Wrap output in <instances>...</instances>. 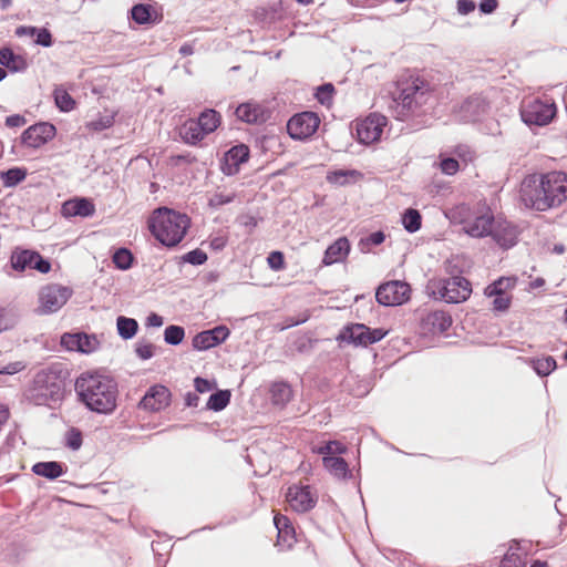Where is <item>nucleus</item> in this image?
Returning a JSON list of instances; mask_svg holds the SVG:
<instances>
[{
    "instance_id": "obj_1",
    "label": "nucleus",
    "mask_w": 567,
    "mask_h": 567,
    "mask_svg": "<svg viewBox=\"0 0 567 567\" xmlns=\"http://www.w3.org/2000/svg\"><path fill=\"white\" fill-rule=\"evenodd\" d=\"M79 401L91 412L110 415L117 406V382L97 372H84L75 381Z\"/></svg>"
},
{
    "instance_id": "obj_2",
    "label": "nucleus",
    "mask_w": 567,
    "mask_h": 567,
    "mask_svg": "<svg viewBox=\"0 0 567 567\" xmlns=\"http://www.w3.org/2000/svg\"><path fill=\"white\" fill-rule=\"evenodd\" d=\"M70 371L64 363L53 362L39 370L24 391L25 400L37 406H53L64 399Z\"/></svg>"
},
{
    "instance_id": "obj_3",
    "label": "nucleus",
    "mask_w": 567,
    "mask_h": 567,
    "mask_svg": "<svg viewBox=\"0 0 567 567\" xmlns=\"http://www.w3.org/2000/svg\"><path fill=\"white\" fill-rule=\"evenodd\" d=\"M451 221H460L462 230L471 237H492L501 247L511 248L517 243V227L503 215H445Z\"/></svg>"
},
{
    "instance_id": "obj_4",
    "label": "nucleus",
    "mask_w": 567,
    "mask_h": 567,
    "mask_svg": "<svg viewBox=\"0 0 567 567\" xmlns=\"http://www.w3.org/2000/svg\"><path fill=\"white\" fill-rule=\"evenodd\" d=\"M396 120L408 121L426 115L433 107V89L419 78L402 83L398 97L392 101Z\"/></svg>"
},
{
    "instance_id": "obj_5",
    "label": "nucleus",
    "mask_w": 567,
    "mask_h": 567,
    "mask_svg": "<svg viewBox=\"0 0 567 567\" xmlns=\"http://www.w3.org/2000/svg\"><path fill=\"white\" fill-rule=\"evenodd\" d=\"M148 228L152 235L166 247L178 245L189 225V215H151Z\"/></svg>"
},
{
    "instance_id": "obj_6",
    "label": "nucleus",
    "mask_w": 567,
    "mask_h": 567,
    "mask_svg": "<svg viewBox=\"0 0 567 567\" xmlns=\"http://www.w3.org/2000/svg\"><path fill=\"white\" fill-rule=\"evenodd\" d=\"M557 107L551 99L535 97L524 101L520 106L522 121L528 126H545L556 116Z\"/></svg>"
},
{
    "instance_id": "obj_7",
    "label": "nucleus",
    "mask_w": 567,
    "mask_h": 567,
    "mask_svg": "<svg viewBox=\"0 0 567 567\" xmlns=\"http://www.w3.org/2000/svg\"><path fill=\"white\" fill-rule=\"evenodd\" d=\"M519 197L525 208L537 212L550 209L546 202V192L542 175L533 174L525 177L520 185Z\"/></svg>"
},
{
    "instance_id": "obj_8",
    "label": "nucleus",
    "mask_w": 567,
    "mask_h": 567,
    "mask_svg": "<svg viewBox=\"0 0 567 567\" xmlns=\"http://www.w3.org/2000/svg\"><path fill=\"white\" fill-rule=\"evenodd\" d=\"M388 334L383 328H370L363 323L347 324L340 331L338 339L354 346L368 347L381 341Z\"/></svg>"
},
{
    "instance_id": "obj_9",
    "label": "nucleus",
    "mask_w": 567,
    "mask_h": 567,
    "mask_svg": "<svg viewBox=\"0 0 567 567\" xmlns=\"http://www.w3.org/2000/svg\"><path fill=\"white\" fill-rule=\"evenodd\" d=\"M471 292V282L462 276H454L442 279L433 293L446 303H461L470 298Z\"/></svg>"
},
{
    "instance_id": "obj_10",
    "label": "nucleus",
    "mask_w": 567,
    "mask_h": 567,
    "mask_svg": "<svg viewBox=\"0 0 567 567\" xmlns=\"http://www.w3.org/2000/svg\"><path fill=\"white\" fill-rule=\"evenodd\" d=\"M411 287L402 280L381 284L375 290L377 301L384 307L401 306L410 300Z\"/></svg>"
},
{
    "instance_id": "obj_11",
    "label": "nucleus",
    "mask_w": 567,
    "mask_h": 567,
    "mask_svg": "<svg viewBox=\"0 0 567 567\" xmlns=\"http://www.w3.org/2000/svg\"><path fill=\"white\" fill-rule=\"evenodd\" d=\"M73 291L70 287L51 284L43 287L39 292V313L49 315L61 309L71 298Z\"/></svg>"
},
{
    "instance_id": "obj_12",
    "label": "nucleus",
    "mask_w": 567,
    "mask_h": 567,
    "mask_svg": "<svg viewBox=\"0 0 567 567\" xmlns=\"http://www.w3.org/2000/svg\"><path fill=\"white\" fill-rule=\"evenodd\" d=\"M286 501L293 512L303 514L315 508L318 495L310 485L292 484L287 488Z\"/></svg>"
},
{
    "instance_id": "obj_13",
    "label": "nucleus",
    "mask_w": 567,
    "mask_h": 567,
    "mask_svg": "<svg viewBox=\"0 0 567 567\" xmlns=\"http://www.w3.org/2000/svg\"><path fill=\"white\" fill-rule=\"evenodd\" d=\"M320 124V118L315 112L306 111L295 114L287 123V132L293 140H306L312 136Z\"/></svg>"
},
{
    "instance_id": "obj_14",
    "label": "nucleus",
    "mask_w": 567,
    "mask_h": 567,
    "mask_svg": "<svg viewBox=\"0 0 567 567\" xmlns=\"http://www.w3.org/2000/svg\"><path fill=\"white\" fill-rule=\"evenodd\" d=\"M546 192V202L550 209L558 207L567 199V174L563 172H551L542 175Z\"/></svg>"
},
{
    "instance_id": "obj_15",
    "label": "nucleus",
    "mask_w": 567,
    "mask_h": 567,
    "mask_svg": "<svg viewBox=\"0 0 567 567\" xmlns=\"http://www.w3.org/2000/svg\"><path fill=\"white\" fill-rule=\"evenodd\" d=\"M11 266L18 271L29 268L41 274H48L51 270L49 259L42 257L38 251L29 249L16 250L11 256Z\"/></svg>"
},
{
    "instance_id": "obj_16",
    "label": "nucleus",
    "mask_w": 567,
    "mask_h": 567,
    "mask_svg": "<svg viewBox=\"0 0 567 567\" xmlns=\"http://www.w3.org/2000/svg\"><path fill=\"white\" fill-rule=\"evenodd\" d=\"M61 346L69 351H78L90 354L100 348L96 334H87L83 331L64 332L60 338Z\"/></svg>"
},
{
    "instance_id": "obj_17",
    "label": "nucleus",
    "mask_w": 567,
    "mask_h": 567,
    "mask_svg": "<svg viewBox=\"0 0 567 567\" xmlns=\"http://www.w3.org/2000/svg\"><path fill=\"white\" fill-rule=\"evenodd\" d=\"M55 134L56 128L53 124L40 122L24 130L20 140L21 144L27 147L39 148L53 140Z\"/></svg>"
},
{
    "instance_id": "obj_18",
    "label": "nucleus",
    "mask_w": 567,
    "mask_h": 567,
    "mask_svg": "<svg viewBox=\"0 0 567 567\" xmlns=\"http://www.w3.org/2000/svg\"><path fill=\"white\" fill-rule=\"evenodd\" d=\"M385 124V116L378 113L370 114L357 124L355 132L358 141L365 145L379 141Z\"/></svg>"
},
{
    "instance_id": "obj_19",
    "label": "nucleus",
    "mask_w": 567,
    "mask_h": 567,
    "mask_svg": "<svg viewBox=\"0 0 567 567\" xmlns=\"http://www.w3.org/2000/svg\"><path fill=\"white\" fill-rule=\"evenodd\" d=\"M171 399L172 393L165 385L154 384L146 390L138 408L147 412H159L169 406Z\"/></svg>"
},
{
    "instance_id": "obj_20",
    "label": "nucleus",
    "mask_w": 567,
    "mask_h": 567,
    "mask_svg": "<svg viewBox=\"0 0 567 567\" xmlns=\"http://www.w3.org/2000/svg\"><path fill=\"white\" fill-rule=\"evenodd\" d=\"M489 112V103L481 95L468 96L457 110L458 118L463 122L482 121Z\"/></svg>"
},
{
    "instance_id": "obj_21",
    "label": "nucleus",
    "mask_w": 567,
    "mask_h": 567,
    "mask_svg": "<svg viewBox=\"0 0 567 567\" xmlns=\"http://www.w3.org/2000/svg\"><path fill=\"white\" fill-rule=\"evenodd\" d=\"M229 334L230 330L226 326L219 324L195 334L192 346L197 351H206L225 342Z\"/></svg>"
},
{
    "instance_id": "obj_22",
    "label": "nucleus",
    "mask_w": 567,
    "mask_h": 567,
    "mask_svg": "<svg viewBox=\"0 0 567 567\" xmlns=\"http://www.w3.org/2000/svg\"><path fill=\"white\" fill-rule=\"evenodd\" d=\"M452 324L451 316L443 310H432L421 319V327L425 333H443Z\"/></svg>"
},
{
    "instance_id": "obj_23",
    "label": "nucleus",
    "mask_w": 567,
    "mask_h": 567,
    "mask_svg": "<svg viewBox=\"0 0 567 567\" xmlns=\"http://www.w3.org/2000/svg\"><path fill=\"white\" fill-rule=\"evenodd\" d=\"M249 147L246 144H237L229 148L221 163V169L227 175H234L239 171L243 163L249 158Z\"/></svg>"
},
{
    "instance_id": "obj_24",
    "label": "nucleus",
    "mask_w": 567,
    "mask_h": 567,
    "mask_svg": "<svg viewBox=\"0 0 567 567\" xmlns=\"http://www.w3.org/2000/svg\"><path fill=\"white\" fill-rule=\"evenodd\" d=\"M235 115L241 122L248 124H261L268 120L269 112L260 104L246 102L236 107Z\"/></svg>"
},
{
    "instance_id": "obj_25",
    "label": "nucleus",
    "mask_w": 567,
    "mask_h": 567,
    "mask_svg": "<svg viewBox=\"0 0 567 567\" xmlns=\"http://www.w3.org/2000/svg\"><path fill=\"white\" fill-rule=\"evenodd\" d=\"M274 525L277 529V546L281 549H290L296 543V532L290 519L277 514L274 517Z\"/></svg>"
},
{
    "instance_id": "obj_26",
    "label": "nucleus",
    "mask_w": 567,
    "mask_h": 567,
    "mask_svg": "<svg viewBox=\"0 0 567 567\" xmlns=\"http://www.w3.org/2000/svg\"><path fill=\"white\" fill-rule=\"evenodd\" d=\"M351 249L350 241L347 237H339L330 244L323 255L322 265L331 266L337 262H342L348 257Z\"/></svg>"
},
{
    "instance_id": "obj_27",
    "label": "nucleus",
    "mask_w": 567,
    "mask_h": 567,
    "mask_svg": "<svg viewBox=\"0 0 567 567\" xmlns=\"http://www.w3.org/2000/svg\"><path fill=\"white\" fill-rule=\"evenodd\" d=\"M131 19L137 24H154L162 21V14L148 3H137L131 9Z\"/></svg>"
},
{
    "instance_id": "obj_28",
    "label": "nucleus",
    "mask_w": 567,
    "mask_h": 567,
    "mask_svg": "<svg viewBox=\"0 0 567 567\" xmlns=\"http://www.w3.org/2000/svg\"><path fill=\"white\" fill-rule=\"evenodd\" d=\"M66 471V465L58 461L37 462L32 466V472L35 475L45 477L50 481L56 480L58 477L65 474Z\"/></svg>"
},
{
    "instance_id": "obj_29",
    "label": "nucleus",
    "mask_w": 567,
    "mask_h": 567,
    "mask_svg": "<svg viewBox=\"0 0 567 567\" xmlns=\"http://www.w3.org/2000/svg\"><path fill=\"white\" fill-rule=\"evenodd\" d=\"M0 65L10 72H24L28 69L27 59L13 52L9 47L0 49Z\"/></svg>"
},
{
    "instance_id": "obj_30",
    "label": "nucleus",
    "mask_w": 567,
    "mask_h": 567,
    "mask_svg": "<svg viewBox=\"0 0 567 567\" xmlns=\"http://www.w3.org/2000/svg\"><path fill=\"white\" fill-rule=\"evenodd\" d=\"M293 391L286 381H276L270 386V399L272 405L284 409L292 399Z\"/></svg>"
},
{
    "instance_id": "obj_31",
    "label": "nucleus",
    "mask_w": 567,
    "mask_h": 567,
    "mask_svg": "<svg viewBox=\"0 0 567 567\" xmlns=\"http://www.w3.org/2000/svg\"><path fill=\"white\" fill-rule=\"evenodd\" d=\"M322 463L324 468L339 480H349L352 477L347 461L341 456H323Z\"/></svg>"
},
{
    "instance_id": "obj_32",
    "label": "nucleus",
    "mask_w": 567,
    "mask_h": 567,
    "mask_svg": "<svg viewBox=\"0 0 567 567\" xmlns=\"http://www.w3.org/2000/svg\"><path fill=\"white\" fill-rule=\"evenodd\" d=\"M179 136L186 144L197 145L204 140L206 134L202 133V128L198 123L190 118L179 127Z\"/></svg>"
},
{
    "instance_id": "obj_33",
    "label": "nucleus",
    "mask_w": 567,
    "mask_h": 567,
    "mask_svg": "<svg viewBox=\"0 0 567 567\" xmlns=\"http://www.w3.org/2000/svg\"><path fill=\"white\" fill-rule=\"evenodd\" d=\"M61 213H95V206L92 199L75 196L62 204Z\"/></svg>"
},
{
    "instance_id": "obj_34",
    "label": "nucleus",
    "mask_w": 567,
    "mask_h": 567,
    "mask_svg": "<svg viewBox=\"0 0 567 567\" xmlns=\"http://www.w3.org/2000/svg\"><path fill=\"white\" fill-rule=\"evenodd\" d=\"M361 177L362 174L357 169H336L328 173L327 181L330 184L344 186L358 182Z\"/></svg>"
},
{
    "instance_id": "obj_35",
    "label": "nucleus",
    "mask_w": 567,
    "mask_h": 567,
    "mask_svg": "<svg viewBox=\"0 0 567 567\" xmlns=\"http://www.w3.org/2000/svg\"><path fill=\"white\" fill-rule=\"evenodd\" d=\"M195 121L200 126L202 133L208 135L220 125L221 116L217 111L213 109H206L199 114L198 118Z\"/></svg>"
},
{
    "instance_id": "obj_36",
    "label": "nucleus",
    "mask_w": 567,
    "mask_h": 567,
    "mask_svg": "<svg viewBox=\"0 0 567 567\" xmlns=\"http://www.w3.org/2000/svg\"><path fill=\"white\" fill-rule=\"evenodd\" d=\"M116 329L118 336L124 340L135 337L138 331V322L134 318L118 316L116 318Z\"/></svg>"
},
{
    "instance_id": "obj_37",
    "label": "nucleus",
    "mask_w": 567,
    "mask_h": 567,
    "mask_svg": "<svg viewBox=\"0 0 567 567\" xmlns=\"http://www.w3.org/2000/svg\"><path fill=\"white\" fill-rule=\"evenodd\" d=\"M516 277H499L485 288V295L493 297L494 295H505L507 290L513 289L516 286Z\"/></svg>"
},
{
    "instance_id": "obj_38",
    "label": "nucleus",
    "mask_w": 567,
    "mask_h": 567,
    "mask_svg": "<svg viewBox=\"0 0 567 567\" xmlns=\"http://www.w3.org/2000/svg\"><path fill=\"white\" fill-rule=\"evenodd\" d=\"M231 393L229 390H217L212 393L206 403V409L219 412L223 411L230 402Z\"/></svg>"
},
{
    "instance_id": "obj_39",
    "label": "nucleus",
    "mask_w": 567,
    "mask_h": 567,
    "mask_svg": "<svg viewBox=\"0 0 567 567\" xmlns=\"http://www.w3.org/2000/svg\"><path fill=\"white\" fill-rule=\"evenodd\" d=\"M54 103L61 112H70L75 107L74 99L62 86H55L53 91Z\"/></svg>"
},
{
    "instance_id": "obj_40",
    "label": "nucleus",
    "mask_w": 567,
    "mask_h": 567,
    "mask_svg": "<svg viewBox=\"0 0 567 567\" xmlns=\"http://www.w3.org/2000/svg\"><path fill=\"white\" fill-rule=\"evenodd\" d=\"M530 365L539 377H547L557 368L556 360L551 355L530 359Z\"/></svg>"
},
{
    "instance_id": "obj_41",
    "label": "nucleus",
    "mask_w": 567,
    "mask_h": 567,
    "mask_svg": "<svg viewBox=\"0 0 567 567\" xmlns=\"http://www.w3.org/2000/svg\"><path fill=\"white\" fill-rule=\"evenodd\" d=\"M27 177V169L23 167H12L0 172V178L6 187H14Z\"/></svg>"
},
{
    "instance_id": "obj_42",
    "label": "nucleus",
    "mask_w": 567,
    "mask_h": 567,
    "mask_svg": "<svg viewBox=\"0 0 567 567\" xmlns=\"http://www.w3.org/2000/svg\"><path fill=\"white\" fill-rule=\"evenodd\" d=\"M519 549V542L513 539L509 545L508 551L504 555L498 567H525V561L514 550Z\"/></svg>"
},
{
    "instance_id": "obj_43",
    "label": "nucleus",
    "mask_w": 567,
    "mask_h": 567,
    "mask_svg": "<svg viewBox=\"0 0 567 567\" xmlns=\"http://www.w3.org/2000/svg\"><path fill=\"white\" fill-rule=\"evenodd\" d=\"M113 264L120 270H128L134 262L132 251L125 247L117 248L112 257Z\"/></svg>"
},
{
    "instance_id": "obj_44",
    "label": "nucleus",
    "mask_w": 567,
    "mask_h": 567,
    "mask_svg": "<svg viewBox=\"0 0 567 567\" xmlns=\"http://www.w3.org/2000/svg\"><path fill=\"white\" fill-rule=\"evenodd\" d=\"M313 452L323 456H339L347 452L346 445L339 441H327L313 447Z\"/></svg>"
},
{
    "instance_id": "obj_45",
    "label": "nucleus",
    "mask_w": 567,
    "mask_h": 567,
    "mask_svg": "<svg viewBox=\"0 0 567 567\" xmlns=\"http://www.w3.org/2000/svg\"><path fill=\"white\" fill-rule=\"evenodd\" d=\"M185 338V329L178 324H169L164 330V341L169 346H178Z\"/></svg>"
},
{
    "instance_id": "obj_46",
    "label": "nucleus",
    "mask_w": 567,
    "mask_h": 567,
    "mask_svg": "<svg viewBox=\"0 0 567 567\" xmlns=\"http://www.w3.org/2000/svg\"><path fill=\"white\" fill-rule=\"evenodd\" d=\"M83 444L82 431L78 427H70L64 434V445L72 450L78 451Z\"/></svg>"
},
{
    "instance_id": "obj_47",
    "label": "nucleus",
    "mask_w": 567,
    "mask_h": 567,
    "mask_svg": "<svg viewBox=\"0 0 567 567\" xmlns=\"http://www.w3.org/2000/svg\"><path fill=\"white\" fill-rule=\"evenodd\" d=\"M384 240H385L384 233L382 230H377V231H373V233L369 234L368 236L361 238L359 241V246H360L361 251L365 252L371 247L381 245Z\"/></svg>"
},
{
    "instance_id": "obj_48",
    "label": "nucleus",
    "mask_w": 567,
    "mask_h": 567,
    "mask_svg": "<svg viewBox=\"0 0 567 567\" xmlns=\"http://www.w3.org/2000/svg\"><path fill=\"white\" fill-rule=\"evenodd\" d=\"M207 254L204 250L196 248L184 254L182 256V261L193 266H200L207 261Z\"/></svg>"
},
{
    "instance_id": "obj_49",
    "label": "nucleus",
    "mask_w": 567,
    "mask_h": 567,
    "mask_svg": "<svg viewBox=\"0 0 567 567\" xmlns=\"http://www.w3.org/2000/svg\"><path fill=\"white\" fill-rule=\"evenodd\" d=\"M113 124H114V115L106 114V115L100 116L96 120L89 122L87 127L94 132H102L106 128H110Z\"/></svg>"
},
{
    "instance_id": "obj_50",
    "label": "nucleus",
    "mask_w": 567,
    "mask_h": 567,
    "mask_svg": "<svg viewBox=\"0 0 567 567\" xmlns=\"http://www.w3.org/2000/svg\"><path fill=\"white\" fill-rule=\"evenodd\" d=\"M401 223L408 233H415L422 226V215H400Z\"/></svg>"
},
{
    "instance_id": "obj_51",
    "label": "nucleus",
    "mask_w": 567,
    "mask_h": 567,
    "mask_svg": "<svg viewBox=\"0 0 567 567\" xmlns=\"http://www.w3.org/2000/svg\"><path fill=\"white\" fill-rule=\"evenodd\" d=\"M261 220L262 218H257L254 215H238L235 223L243 226L246 234L250 235Z\"/></svg>"
},
{
    "instance_id": "obj_52",
    "label": "nucleus",
    "mask_w": 567,
    "mask_h": 567,
    "mask_svg": "<svg viewBox=\"0 0 567 567\" xmlns=\"http://www.w3.org/2000/svg\"><path fill=\"white\" fill-rule=\"evenodd\" d=\"M440 168L445 175H454L460 169V164L456 158L450 156H441Z\"/></svg>"
},
{
    "instance_id": "obj_53",
    "label": "nucleus",
    "mask_w": 567,
    "mask_h": 567,
    "mask_svg": "<svg viewBox=\"0 0 567 567\" xmlns=\"http://www.w3.org/2000/svg\"><path fill=\"white\" fill-rule=\"evenodd\" d=\"M234 200V195L229 193H216L209 198V207L213 209H219L225 204H229Z\"/></svg>"
},
{
    "instance_id": "obj_54",
    "label": "nucleus",
    "mask_w": 567,
    "mask_h": 567,
    "mask_svg": "<svg viewBox=\"0 0 567 567\" xmlns=\"http://www.w3.org/2000/svg\"><path fill=\"white\" fill-rule=\"evenodd\" d=\"M267 262L272 270H281L285 268V256L281 251L274 250L268 255Z\"/></svg>"
},
{
    "instance_id": "obj_55",
    "label": "nucleus",
    "mask_w": 567,
    "mask_h": 567,
    "mask_svg": "<svg viewBox=\"0 0 567 567\" xmlns=\"http://www.w3.org/2000/svg\"><path fill=\"white\" fill-rule=\"evenodd\" d=\"M334 87L331 83H324L317 89L316 97L321 104L329 103L332 99Z\"/></svg>"
},
{
    "instance_id": "obj_56",
    "label": "nucleus",
    "mask_w": 567,
    "mask_h": 567,
    "mask_svg": "<svg viewBox=\"0 0 567 567\" xmlns=\"http://www.w3.org/2000/svg\"><path fill=\"white\" fill-rule=\"evenodd\" d=\"M194 386H195L196 392L207 393V392L213 391L217 386V384L214 380L210 381V380L202 378V377H196L194 379Z\"/></svg>"
},
{
    "instance_id": "obj_57",
    "label": "nucleus",
    "mask_w": 567,
    "mask_h": 567,
    "mask_svg": "<svg viewBox=\"0 0 567 567\" xmlns=\"http://www.w3.org/2000/svg\"><path fill=\"white\" fill-rule=\"evenodd\" d=\"M136 355L142 360H148L154 357V344L146 342H137L135 347Z\"/></svg>"
},
{
    "instance_id": "obj_58",
    "label": "nucleus",
    "mask_w": 567,
    "mask_h": 567,
    "mask_svg": "<svg viewBox=\"0 0 567 567\" xmlns=\"http://www.w3.org/2000/svg\"><path fill=\"white\" fill-rule=\"evenodd\" d=\"M35 44L49 48L53 43L52 34L47 28H38V31L35 32Z\"/></svg>"
},
{
    "instance_id": "obj_59",
    "label": "nucleus",
    "mask_w": 567,
    "mask_h": 567,
    "mask_svg": "<svg viewBox=\"0 0 567 567\" xmlns=\"http://www.w3.org/2000/svg\"><path fill=\"white\" fill-rule=\"evenodd\" d=\"M25 368L27 364L23 361H14L6 365L0 364V374L13 375L23 371Z\"/></svg>"
},
{
    "instance_id": "obj_60",
    "label": "nucleus",
    "mask_w": 567,
    "mask_h": 567,
    "mask_svg": "<svg viewBox=\"0 0 567 567\" xmlns=\"http://www.w3.org/2000/svg\"><path fill=\"white\" fill-rule=\"evenodd\" d=\"M493 309L496 311H506L511 306V298L506 295H494Z\"/></svg>"
},
{
    "instance_id": "obj_61",
    "label": "nucleus",
    "mask_w": 567,
    "mask_h": 567,
    "mask_svg": "<svg viewBox=\"0 0 567 567\" xmlns=\"http://www.w3.org/2000/svg\"><path fill=\"white\" fill-rule=\"evenodd\" d=\"M456 8L460 14L466 16L475 10L476 3L473 0H457Z\"/></svg>"
},
{
    "instance_id": "obj_62",
    "label": "nucleus",
    "mask_w": 567,
    "mask_h": 567,
    "mask_svg": "<svg viewBox=\"0 0 567 567\" xmlns=\"http://www.w3.org/2000/svg\"><path fill=\"white\" fill-rule=\"evenodd\" d=\"M498 7L497 0H481L478 4V9L483 14L493 13Z\"/></svg>"
},
{
    "instance_id": "obj_63",
    "label": "nucleus",
    "mask_w": 567,
    "mask_h": 567,
    "mask_svg": "<svg viewBox=\"0 0 567 567\" xmlns=\"http://www.w3.org/2000/svg\"><path fill=\"white\" fill-rule=\"evenodd\" d=\"M25 123H27L25 117L20 114H13V115L7 116V118H6V125L8 127H21Z\"/></svg>"
},
{
    "instance_id": "obj_64",
    "label": "nucleus",
    "mask_w": 567,
    "mask_h": 567,
    "mask_svg": "<svg viewBox=\"0 0 567 567\" xmlns=\"http://www.w3.org/2000/svg\"><path fill=\"white\" fill-rule=\"evenodd\" d=\"M228 238L225 235H218L210 239L209 245L210 247L216 250H223L227 245Z\"/></svg>"
}]
</instances>
